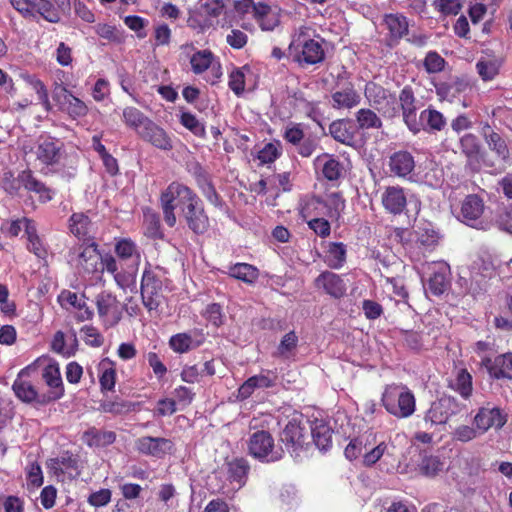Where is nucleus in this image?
Instances as JSON below:
<instances>
[{"mask_svg": "<svg viewBox=\"0 0 512 512\" xmlns=\"http://www.w3.org/2000/svg\"><path fill=\"white\" fill-rule=\"evenodd\" d=\"M311 28L300 26L291 36L288 57L301 68L316 65L324 61L325 51L322 44L311 37Z\"/></svg>", "mask_w": 512, "mask_h": 512, "instance_id": "obj_1", "label": "nucleus"}, {"mask_svg": "<svg viewBox=\"0 0 512 512\" xmlns=\"http://www.w3.org/2000/svg\"><path fill=\"white\" fill-rule=\"evenodd\" d=\"M460 149L467 158V165L474 171H479L483 160L482 146L476 135L466 133L460 138Z\"/></svg>", "mask_w": 512, "mask_h": 512, "instance_id": "obj_22", "label": "nucleus"}, {"mask_svg": "<svg viewBox=\"0 0 512 512\" xmlns=\"http://www.w3.org/2000/svg\"><path fill=\"white\" fill-rule=\"evenodd\" d=\"M92 228L91 219L84 212H75L69 218L70 232L78 239L87 241Z\"/></svg>", "mask_w": 512, "mask_h": 512, "instance_id": "obj_41", "label": "nucleus"}, {"mask_svg": "<svg viewBox=\"0 0 512 512\" xmlns=\"http://www.w3.org/2000/svg\"><path fill=\"white\" fill-rule=\"evenodd\" d=\"M101 254L98 244L88 239L73 246L68 253V262L79 275H91L100 268Z\"/></svg>", "mask_w": 512, "mask_h": 512, "instance_id": "obj_4", "label": "nucleus"}, {"mask_svg": "<svg viewBox=\"0 0 512 512\" xmlns=\"http://www.w3.org/2000/svg\"><path fill=\"white\" fill-rule=\"evenodd\" d=\"M347 257L346 245L342 242H330L325 255V263L332 269L344 266Z\"/></svg>", "mask_w": 512, "mask_h": 512, "instance_id": "obj_45", "label": "nucleus"}, {"mask_svg": "<svg viewBox=\"0 0 512 512\" xmlns=\"http://www.w3.org/2000/svg\"><path fill=\"white\" fill-rule=\"evenodd\" d=\"M151 119L141 110L133 106H127L122 111V121L129 129L133 130L137 135Z\"/></svg>", "mask_w": 512, "mask_h": 512, "instance_id": "obj_42", "label": "nucleus"}, {"mask_svg": "<svg viewBox=\"0 0 512 512\" xmlns=\"http://www.w3.org/2000/svg\"><path fill=\"white\" fill-rule=\"evenodd\" d=\"M54 100L59 109L74 120L85 117L88 113V107L85 102L73 95L65 86H60L54 92Z\"/></svg>", "mask_w": 512, "mask_h": 512, "instance_id": "obj_15", "label": "nucleus"}, {"mask_svg": "<svg viewBox=\"0 0 512 512\" xmlns=\"http://www.w3.org/2000/svg\"><path fill=\"white\" fill-rule=\"evenodd\" d=\"M47 468L60 481H71L81 475V461L77 454L64 451L59 456L47 461Z\"/></svg>", "mask_w": 512, "mask_h": 512, "instance_id": "obj_10", "label": "nucleus"}, {"mask_svg": "<svg viewBox=\"0 0 512 512\" xmlns=\"http://www.w3.org/2000/svg\"><path fill=\"white\" fill-rule=\"evenodd\" d=\"M21 181L23 188L29 193H35L41 203H47L53 199L55 192L39 180L32 170L26 169V174L22 176Z\"/></svg>", "mask_w": 512, "mask_h": 512, "instance_id": "obj_31", "label": "nucleus"}, {"mask_svg": "<svg viewBox=\"0 0 512 512\" xmlns=\"http://www.w3.org/2000/svg\"><path fill=\"white\" fill-rule=\"evenodd\" d=\"M144 224L146 235L153 239H162L164 234L161 229L160 216L150 208L144 211Z\"/></svg>", "mask_w": 512, "mask_h": 512, "instance_id": "obj_57", "label": "nucleus"}, {"mask_svg": "<svg viewBox=\"0 0 512 512\" xmlns=\"http://www.w3.org/2000/svg\"><path fill=\"white\" fill-rule=\"evenodd\" d=\"M58 302L63 309L76 310L75 317L79 322L90 320L93 316V311L87 306L84 296H79L76 292L63 290L58 295Z\"/></svg>", "mask_w": 512, "mask_h": 512, "instance_id": "obj_21", "label": "nucleus"}, {"mask_svg": "<svg viewBox=\"0 0 512 512\" xmlns=\"http://www.w3.org/2000/svg\"><path fill=\"white\" fill-rule=\"evenodd\" d=\"M484 365L489 373L496 379H512V353H505L495 357L494 361L490 358L483 359Z\"/></svg>", "mask_w": 512, "mask_h": 512, "instance_id": "obj_33", "label": "nucleus"}, {"mask_svg": "<svg viewBox=\"0 0 512 512\" xmlns=\"http://www.w3.org/2000/svg\"><path fill=\"white\" fill-rule=\"evenodd\" d=\"M203 342L204 337L202 334H200V339L194 340L191 334L183 332L172 335L169 339V346L174 352L183 354L201 346Z\"/></svg>", "mask_w": 512, "mask_h": 512, "instance_id": "obj_43", "label": "nucleus"}, {"mask_svg": "<svg viewBox=\"0 0 512 512\" xmlns=\"http://www.w3.org/2000/svg\"><path fill=\"white\" fill-rule=\"evenodd\" d=\"M383 21L388 30L389 45H397L408 34L409 24L404 15L399 13L386 14Z\"/></svg>", "mask_w": 512, "mask_h": 512, "instance_id": "obj_28", "label": "nucleus"}, {"mask_svg": "<svg viewBox=\"0 0 512 512\" xmlns=\"http://www.w3.org/2000/svg\"><path fill=\"white\" fill-rule=\"evenodd\" d=\"M317 162H323L321 166V175L331 183L338 182L343 178L345 169L343 164L333 155L322 154L316 159Z\"/></svg>", "mask_w": 512, "mask_h": 512, "instance_id": "obj_35", "label": "nucleus"}, {"mask_svg": "<svg viewBox=\"0 0 512 512\" xmlns=\"http://www.w3.org/2000/svg\"><path fill=\"white\" fill-rule=\"evenodd\" d=\"M248 453L261 462H276L282 459L283 449L275 448L274 438L268 432L259 430L254 432L248 440Z\"/></svg>", "mask_w": 512, "mask_h": 512, "instance_id": "obj_7", "label": "nucleus"}, {"mask_svg": "<svg viewBox=\"0 0 512 512\" xmlns=\"http://www.w3.org/2000/svg\"><path fill=\"white\" fill-rule=\"evenodd\" d=\"M100 411L113 415H124L134 410V404L120 398L104 400L100 403Z\"/></svg>", "mask_w": 512, "mask_h": 512, "instance_id": "obj_55", "label": "nucleus"}, {"mask_svg": "<svg viewBox=\"0 0 512 512\" xmlns=\"http://www.w3.org/2000/svg\"><path fill=\"white\" fill-rule=\"evenodd\" d=\"M388 166L394 176L406 178L414 171L415 159L409 151L399 150L391 154Z\"/></svg>", "mask_w": 512, "mask_h": 512, "instance_id": "obj_26", "label": "nucleus"}, {"mask_svg": "<svg viewBox=\"0 0 512 512\" xmlns=\"http://www.w3.org/2000/svg\"><path fill=\"white\" fill-rule=\"evenodd\" d=\"M464 409V405L456 398L444 396L432 402L426 411L424 421L431 425L445 424L452 416L458 415Z\"/></svg>", "mask_w": 512, "mask_h": 512, "instance_id": "obj_11", "label": "nucleus"}, {"mask_svg": "<svg viewBox=\"0 0 512 512\" xmlns=\"http://www.w3.org/2000/svg\"><path fill=\"white\" fill-rule=\"evenodd\" d=\"M332 430L323 423H316L311 428V435L316 447L321 451H327L332 446Z\"/></svg>", "mask_w": 512, "mask_h": 512, "instance_id": "obj_48", "label": "nucleus"}, {"mask_svg": "<svg viewBox=\"0 0 512 512\" xmlns=\"http://www.w3.org/2000/svg\"><path fill=\"white\" fill-rule=\"evenodd\" d=\"M228 275L246 284H254L259 277V270L248 263H236L229 267Z\"/></svg>", "mask_w": 512, "mask_h": 512, "instance_id": "obj_46", "label": "nucleus"}, {"mask_svg": "<svg viewBox=\"0 0 512 512\" xmlns=\"http://www.w3.org/2000/svg\"><path fill=\"white\" fill-rule=\"evenodd\" d=\"M369 438L370 436L367 437L365 441L360 437L351 439L344 450L345 457L350 461L357 459L359 456L363 457V454L369 450V446L372 445Z\"/></svg>", "mask_w": 512, "mask_h": 512, "instance_id": "obj_60", "label": "nucleus"}, {"mask_svg": "<svg viewBox=\"0 0 512 512\" xmlns=\"http://www.w3.org/2000/svg\"><path fill=\"white\" fill-rule=\"evenodd\" d=\"M445 64V59L436 51H429L423 61L424 69L429 74H435L443 71Z\"/></svg>", "mask_w": 512, "mask_h": 512, "instance_id": "obj_64", "label": "nucleus"}, {"mask_svg": "<svg viewBox=\"0 0 512 512\" xmlns=\"http://www.w3.org/2000/svg\"><path fill=\"white\" fill-rule=\"evenodd\" d=\"M25 236L27 238V249L38 258H46L47 249L38 235L36 223L32 219H25Z\"/></svg>", "mask_w": 512, "mask_h": 512, "instance_id": "obj_38", "label": "nucleus"}, {"mask_svg": "<svg viewBox=\"0 0 512 512\" xmlns=\"http://www.w3.org/2000/svg\"><path fill=\"white\" fill-rule=\"evenodd\" d=\"M135 448L140 454L161 459L172 452L174 443L164 437L143 436L135 441Z\"/></svg>", "mask_w": 512, "mask_h": 512, "instance_id": "obj_18", "label": "nucleus"}, {"mask_svg": "<svg viewBox=\"0 0 512 512\" xmlns=\"http://www.w3.org/2000/svg\"><path fill=\"white\" fill-rule=\"evenodd\" d=\"M42 379L49 387V391L43 393L42 403H50L61 399L64 396V385L57 363H50L42 371Z\"/></svg>", "mask_w": 512, "mask_h": 512, "instance_id": "obj_17", "label": "nucleus"}, {"mask_svg": "<svg viewBox=\"0 0 512 512\" xmlns=\"http://www.w3.org/2000/svg\"><path fill=\"white\" fill-rule=\"evenodd\" d=\"M26 174V169L19 172L15 177L11 171H7L3 174L1 184L6 193L11 196L19 195L21 188H23V182L21 178Z\"/></svg>", "mask_w": 512, "mask_h": 512, "instance_id": "obj_61", "label": "nucleus"}, {"mask_svg": "<svg viewBox=\"0 0 512 512\" xmlns=\"http://www.w3.org/2000/svg\"><path fill=\"white\" fill-rule=\"evenodd\" d=\"M62 148L63 144L58 139L51 136H40L32 151L41 165L50 167L60 163Z\"/></svg>", "mask_w": 512, "mask_h": 512, "instance_id": "obj_12", "label": "nucleus"}, {"mask_svg": "<svg viewBox=\"0 0 512 512\" xmlns=\"http://www.w3.org/2000/svg\"><path fill=\"white\" fill-rule=\"evenodd\" d=\"M115 253L122 260L135 259L139 263L141 254L136 243L130 238H120L115 243Z\"/></svg>", "mask_w": 512, "mask_h": 512, "instance_id": "obj_51", "label": "nucleus"}, {"mask_svg": "<svg viewBox=\"0 0 512 512\" xmlns=\"http://www.w3.org/2000/svg\"><path fill=\"white\" fill-rule=\"evenodd\" d=\"M506 421V416L499 408L482 407L474 417V423L481 433L492 427L499 429L505 425Z\"/></svg>", "mask_w": 512, "mask_h": 512, "instance_id": "obj_27", "label": "nucleus"}, {"mask_svg": "<svg viewBox=\"0 0 512 512\" xmlns=\"http://www.w3.org/2000/svg\"><path fill=\"white\" fill-rule=\"evenodd\" d=\"M22 77L26 84L36 92L39 102L47 111H49L51 109V104L49 101L48 89L44 82L35 75L25 74Z\"/></svg>", "mask_w": 512, "mask_h": 512, "instance_id": "obj_56", "label": "nucleus"}, {"mask_svg": "<svg viewBox=\"0 0 512 512\" xmlns=\"http://www.w3.org/2000/svg\"><path fill=\"white\" fill-rule=\"evenodd\" d=\"M94 32L102 39L109 42L120 44L124 41L123 32L115 25L108 23H98L94 27Z\"/></svg>", "mask_w": 512, "mask_h": 512, "instance_id": "obj_59", "label": "nucleus"}, {"mask_svg": "<svg viewBox=\"0 0 512 512\" xmlns=\"http://www.w3.org/2000/svg\"><path fill=\"white\" fill-rule=\"evenodd\" d=\"M332 138L344 145L353 146L355 142L356 127L350 119H338L329 125Z\"/></svg>", "mask_w": 512, "mask_h": 512, "instance_id": "obj_32", "label": "nucleus"}, {"mask_svg": "<svg viewBox=\"0 0 512 512\" xmlns=\"http://www.w3.org/2000/svg\"><path fill=\"white\" fill-rule=\"evenodd\" d=\"M31 10L33 16H30V20L37 21L42 18L52 24L59 23L61 20L60 9L50 0H32Z\"/></svg>", "mask_w": 512, "mask_h": 512, "instance_id": "obj_34", "label": "nucleus"}, {"mask_svg": "<svg viewBox=\"0 0 512 512\" xmlns=\"http://www.w3.org/2000/svg\"><path fill=\"white\" fill-rule=\"evenodd\" d=\"M422 129L427 132H440L446 126V119L443 114L431 106L421 111L419 120Z\"/></svg>", "mask_w": 512, "mask_h": 512, "instance_id": "obj_39", "label": "nucleus"}, {"mask_svg": "<svg viewBox=\"0 0 512 512\" xmlns=\"http://www.w3.org/2000/svg\"><path fill=\"white\" fill-rule=\"evenodd\" d=\"M419 471L422 475L433 477L437 475L443 467V463L439 457L433 455H424L418 465Z\"/></svg>", "mask_w": 512, "mask_h": 512, "instance_id": "obj_62", "label": "nucleus"}, {"mask_svg": "<svg viewBox=\"0 0 512 512\" xmlns=\"http://www.w3.org/2000/svg\"><path fill=\"white\" fill-rule=\"evenodd\" d=\"M32 371L31 366H26L21 369L13 382L12 390L15 396L24 403H37L39 405H46L42 403L43 393L40 394L36 387L27 378Z\"/></svg>", "mask_w": 512, "mask_h": 512, "instance_id": "obj_16", "label": "nucleus"}, {"mask_svg": "<svg viewBox=\"0 0 512 512\" xmlns=\"http://www.w3.org/2000/svg\"><path fill=\"white\" fill-rule=\"evenodd\" d=\"M187 187L183 183L173 181L161 192L160 205L163 218L165 223L171 228L176 225V207L179 206L182 211V206L185 204V197L188 194Z\"/></svg>", "mask_w": 512, "mask_h": 512, "instance_id": "obj_9", "label": "nucleus"}, {"mask_svg": "<svg viewBox=\"0 0 512 512\" xmlns=\"http://www.w3.org/2000/svg\"><path fill=\"white\" fill-rule=\"evenodd\" d=\"M372 445L369 446L363 454V465L365 467H372L377 462L381 465L386 472H393L400 467L401 459L403 456V448L396 444V439L388 437L377 441V434H370Z\"/></svg>", "mask_w": 512, "mask_h": 512, "instance_id": "obj_3", "label": "nucleus"}, {"mask_svg": "<svg viewBox=\"0 0 512 512\" xmlns=\"http://www.w3.org/2000/svg\"><path fill=\"white\" fill-rule=\"evenodd\" d=\"M502 61L497 58H482L476 63L480 78L487 82L493 80L500 72Z\"/></svg>", "mask_w": 512, "mask_h": 512, "instance_id": "obj_49", "label": "nucleus"}, {"mask_svg": "<svg viewBox=\"0 0 512 512\" xmlns=\"http://www.w3.org/2000/svg\"><path fill=\"white\" fill-rule=\"evenodd\" d=\"M187 193L185 204L182 206V216L193 233L202 235L210 227L209 217L198 195L189 187H187Z\"/></svg>", "mask_w": 512, "mask_h": 512, "instance_id": "obj_6", "label": "nucleus"}, {"mask_svg": "<svg viewBox=\"0 0 512 512\" xmlns=\"http://www.w3.org/2000/svg\"><path fill=\"white\" fill-rule=\"evenodd\" d=\"M214 54L208 50H199L190 58L191 68L194 74L199 75L207 71L213 63Z\"/></svg>", "mask_w": 512, "mask_h": 512, "instance_id": "obj_54", "label": "nucleus"}, {"mask_svg": "<svg viewBox=\"0 0 512 512\" xmlns=\"http://www.w3.org/2000/svg\"><path fill=\"white\" fill-rule=\"evenodd\" d=\"M250 466L246 459L235 458L227 463V473L230 482H236L239 486L244 485Z\"/></svg>", "mask_w": 512, "mask_h": 512, "instance_id": "obj_47", "label": "nucleus"}, {"mask_svg": "<svg viewBox=\"0 0 512 512\" xmlns=\"http://www.w3.org/2000/svg\"><path fill=\"white\" fill-rule=\"evenodd\" d=\"M328 203L316 194L304 196L299 203V214L303 220L327 215Z\"/></svg>", "mask_w": 512, "mask_h": 512, "instance_id": "obj_30", "label": "nucleus"}, {"mask_svg": "<svg viewBox=\"0 0 512 512\" xmlns=\"http://www.w3.org/2000/svg\"><path fill=\"white\" fill-rule=\"evenodd\" d=\"M114 431L100 430L96 427L88 428L82 435V441L89 447L104 448L116 441Z\"/></svg>", "mask_w": 512, "mask_h": 512, "instance_id": "obj_36", "label": "nucleus"}, {"mask_svg": "<svg viewBox=\"0 0 512 512\" xmlns=\"http://www.w3.org/2000/svg\"><path fill=\"white\" fill-rule=\"evenodd\" d=\"M484 212V202L476 194L467 195L461 204V217L466 223L478 220Z\"/></svg>", "mask_w": 512, "mask_h": 512, "instance_id": "obj_37", "label": "nucleus"}, {"mask_svg": "<svg viewBox=\"0 0 512 512\" xmlns=\"http://www.w3.org/2000/svg\"><path fill=\"white\" fill-rule=\"evenodd\" d=\"M161 271L159 266L152 267L150 263H147L142 273L140 294L142 303L148 311L157 310L164 298Z\"/></svg>", "mask_w": 512, "mask_h": 512, "instance_id": "obj_5", "label": "nucleus"}, {"mask_svg": "<svg viewBox=\"0 0 512 512\" xmlns=\"http://www.w3.org/2000/svg\"><path fill=\"white\" fill-rule=\"evenodd\" d=\"M451 388L458 392L464 399H468L472 395L473 384L472 375L467 369H459Z\"/></svg>", "mask_w": 512, "mask_h": 512, "instance_id": "obj_53", "label": "nucleus"}, {"mask_svg": "<svg viewBox=\"0 0 512 512\" xmlns=\"http://www.w3.org/2000/svg\"><path fill=\"white\" fill-rule=\"evenodd\" d=\"M99 383L102 390L112 391L116 383V364L109 358H103L98 364Z\"/></svg>", "mask_w": 512, "mask_h": 512, "instance_id": "obj_44", "label": "nucleus"}, {"mask_svg": "<svg viewBox=\"0 0 512 512\" xmlns=\"http://www.w3.org/2000/svg\"><path fill=\"white\" fill-rule=\"evenodd\" d=\"M358 128L361 130L381 129L383 126L381 118L370 108H361L356 114Z\"/></svg>", "mask_w": 512, "mask_h": 512, "instance_id": "obj_50", "label": "nucleus"}, {"mask_svg": "<svg viewBox=\"0 0 512 512\" xmlns=\"http://www.w3.org/2000/svg\"><path fill=\"white\" fill-rule=\"evenodd\" d=\"M142 141L149 143L161 151H170L173 149V140L169 133L152 119L147 125L139 131L137 135Z\"/></svg>", "mask_w": 512, "mask_h": 512, "instance_id": "obj_19", "label": "nucleus"}, {"mask_svg": "<svg viewBox=\"0 0 512 512\" xmlns=\"http://www.w3.org/2000/svg\"><path fill=\"white\" fill-rule=\"evenodd\" d=\"M364 94L371 107L381 113L385 118L393 119L399 115L395 97L383 86L368 82Z\"/></svg>", "mask_w": 512, "mask_h": 512, "instance_id": "obj_8", "label": "nucleus"}, {"mask_svg": "<svg viewBox=\"0 0 512 512\" xmlns=\"http://www.w3.org/2000/svg\"><path fill=\"white\" fill-rule=\"evenodd\" d=\"M97 312L108 327L115 326L122 318V306L116 296L103 291L96 296Z\"/></svg>", "mask_w": 512, "mask_h": 512, "instance_id": "obj_13", "label": "nucleus"}, {"mask_svg": "<svg viewBox=\"0 0 512 512\" xmlns=\"http://www.w3.org/2000/svg\"><path fill=\"white\" fill-rule=\"evenodd\" d=\"M332 106L336 109H352L356 107L361 97L352 84L341 91L332 93Z\"/></svg>", "mask_w": 512, "mask_h": 512, "instance_id": "obj_40", "label": "nucleus"}, {"mask_svg": "<svg viewBox=\"0 0 512 512\" xmlns=\"http://www.w3.org/2000/svg\"><path fill=\"white\" fill-rule=\"evenodd\" d=\"M434 88L439 99L453 102L470 88V84L466 79L456 77L450 82L441 81L435 83Z\"/></svg>", "mask_w": 512, "mask_h": 512, "instance_id": "obj_29", "label": "nucleus"}, {"mask_svg": "<svg viewBox=\"0 0 512 512\" xmlns=\"http://www.w3.org/2000/svg\"><path fill=\"white\" fill-rule=\"evenodd\" d=\"M280 440L292 456H299V452L306 444L305 428L296 420L289 421L284 427Z\"/></svg>", "mask_w": 512, "mask_h": 512, "instance_id": "obj_20", "label": "nucleus"}, {"mask_svg": "<svg viewBox=\"0 0 512 512\" xmlns=\"http://www.w3.org/2000/svg\"><path fill=\"white\" fill-rule=\"evenodd\" d=\"M381 203L384 209L393 215H400L407 205V198L404 188L400 186H388L381 196Z\"/></svg>", "mask_w": 512, "mask_h": 512, "instance_id": "obj_24", "label": "nucleus"}, {"mask_svg": "<svg viewBox=\"0 0 512 512\" xmlns=\"http://www.w3.org/2000/svg\"><path fill=\"white\" fill-rule=\"evenodd\" d=\"M416 97L411 86H405L399 93L402 119L408 130L417 135L422 130V124L417 118Z\"/></svg>", "mask_w": 512, "mask_h": 512, "instance_id": "obj_14", "label": "nucleus"}, {"mask_svg": "<svg viewBox=\"0 0 512 512\" xmlns=\"http://www.w3.org/2000/svg\"><path fill=\"white\" fill-rule=\"evenodd\" d=\"M290 104L299 110H303L312 117L317 110L318 102L309 99L301 90H296L290 95Z\"/></svg>", "mask_w": 512, "mask_h": 512, "instance_id": "obj_58", "label": "nucleus"}, {"mask_svg": "<svg viewBox=\"0 0 512 512\" xmlns=\"http://www.w3.org/2000/svg\"><path fill=\"white\" fill-rule=\"evenodd\" d=\"M481 135L487 143L489 149L497 158L507 161L510 158L508 144L498 132H496L488 122L481 124Z\"/></svg>", "mask_w": 512, "mask_h": 512, "instance_id": "obj_25", "label": "nucleus"}, {"mask_svg": "<svg viewBox=\"0 0 512 512\" xmlns=\"http://www.w3.org/2000/svg\"><path fill=\"white\" fill-rule=\"evenodd\" d=\"M381 405L396 419H407L416 411V397L407 385L391 383L384 387Z\"/></svg>", "mask_w": 512, "mask_h": 512, "instance_id": "obj_2", "label": "nucleus"}, {"mask_svg": "<svg viewBox=\"0 0 512 512\" xmlns=\"http://www.w3.org/2000/svg\"><path fill=\"white\" fill-rule=\"evenodd\" d=\"M317 289H322L326 294L335 299L342 298L347 290L344 280L331 271L322 272L314 281Z\"/></svg>", "mask_w": 512, "mask_h": 512, "instance_id": "obj_23", "label": "nucleus"}, {"mask_svg": "<svg viewBox=\"0 0 512 512\" xmlns=\"http://www.w3.org/2000/svg\"><path fill=\"white\" fill-rule=\"evenodd\" d=\"M180 123L195 136L200 138L206 137L204 124L191 112H183L180 116Z\"/></svg>", "mask_w": 512, "mask_h": 512, "instance_id": "obj_63", "label": "nucleus"}, {"mask_svg": "<svg viewBox=\"0 0 512 512\" xmlns=\"http://www.w3.org/2000/svg\"><path fill=\"white\" fill-rule=\"evenodd\" d=\"M251 72L249 65L235 67L229 73L228 86L236 96H241L245 91L246 74Z\"/></svg>", "mask_w": 512, "mask_h": 512, "instance_id": "obj_52", "label": "nucleus"}]
</instances>
